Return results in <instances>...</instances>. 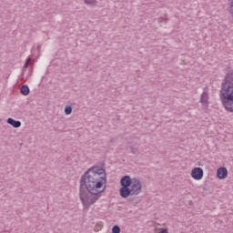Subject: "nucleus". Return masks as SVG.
I'll list each match as a JSON object with an SVG mask.
<instances>
[{
    "label": "nucleus",
    "mask_w": 233,
    "mask_h": 233,
    "mask_svg": "<svg viewBox=\"0 0 233 233\" xmlns=\"http://www.w3.org/2000/svg\"><path fill=\"white\" fill-rule=\"evenodd\" d=\"M106 183V171L103 167H92L80 178L79 198L84 210H88L94 205L102 192L106 188L103 184Z\"/></svg>",
    "instance_id": "nucleus-1"
},
{
    "label": "nucleus",
    "mask_w": 233,
    "mask_h": 233,
    "mask_svg": "<svg viewBox=\"0 0 233 233\" xmlns=\"http://www.w3.org/2000/svg\"><path fill=\"white\" fill-rule=\"evenodd\" d=\"M120 185L119 196L122 197L123 199H127L129 196H139L143 188L141 180L137 177L132 178L128 175L121 177Z\"/></svg>",
    "instance_id": "nucleus-2"
},
{
    "label": "nucleus",
    "mask_w": 233,
    "mask_h": 233,
    "mask_svg": "<svg viewBox=\"0 0 233 233\" xmlns=\"http://www.w3.org/2000/svg\"><path fill=\"white\" fill-rule=\"evenodd\" d=\"M220 99L228 112H233V71L228 73L221 86Z\"/></svg>",
    "instance_id": "nucleus-3"
},
{
    "label": "nucleus",
    "mask_w": 233,
    "mask_h": 233,
    "mask_svg": "<svg viewBox=\"0 0 233 233\" xmlns=\"http://www.w3.org/2000/svg\"><path fill=\"white\" fill-rule=\"evenodd\" d=\"M191 177L196 181H199L203 179V168L201 167H194L191 170Z\"/></svg>",
    "instance_id": "nucleus-4"
},
{
    "label": "nucleus",
    "mask_w": 233,
    "mask_h": 233,
    "mask_svg": "<svg viewBox=\"0 0 233 233\" xmlns=\"http://www.w3.org/2000/svg\"><path fill=\"white\" fill-rule=\"evenodd\" d=\"M208 87H204V91L200 96V103L203 106H208Z\"/></svg>",
    "instance_id": "nucleus-5"
},
{
    "label": "nucleus",
    "mask_w": 233,
    "mask_h": 233,
    "mask_svg": "<svg viewBox=\"0 0 233 233\" xmlns=\"http://www.w3.org/2000/svg\"><path fill=\"white\" fill-rule=\"evenodd\" d=\"M227 176H228V170H227V167H219L217 170V177L218 179H226Z\"/></svg>",
    "instance_id": "nucleus-6"
},
{
    "label": "nucleus",
    "mask_w": 233,
    "mask_h": 233,
    "mask_svg": "<svg viewBox=\"0 0 233 233\" xmlns=\"http://www.w3.org/2000/svg\"><path fill=\"white\" fill-rule=\"evenodd\" d=\"M6 123L7 125H11L13 128H19L21 127V121L15 120L12 117L7 118Z\"/></svg>",
    "instance_id": "nucleus-7"
},
{
    "label": "nucleus",
    "mask_w": 233,
    "mask_h": 233,
    "mask_svg": "<svg viewBox=\"0 0 233 233\" xmlns=\"http://www.w3.org/2000/svg\"><path fill=\"white\" fill-rule=\"evenodd\" d=\"M20 93L22 96H28L30 94V87H28L26 85L22 86Z\"/></svg>",
    "instance_id": "nucleus-8"
},
{
    "label": "nucleus",
    "mask_w": 233,
    "mask_h": 233,
    "mask_svg": "<svg viewBox=\"0 0 233 233\" xmlns=\"http://www.w3.org/2000/svg\"><path fill=\"white\" fill-rule=\"evenodd\" d=\"M72 110H73L72 106L67 105L65 106L64 112L66 116H70V114H72Z\"/></svg>",
    "instance_id": "nucleus-9"
},
{
    "label": "nucleus",
    "mask_w": 233,
    "mask_h": 233,
    "mask_svg": "<svg viewBox=\"0 0 233 233\" xmlns=\"http://www.w3.org/2000/svg\"><path fill=\"white\" fill-rule=\"evenodd\" d=\"M85 5H88L89 6H95L96 0H84Z\"/></svg>",
    "instance_id": "nucleus-10"
},
{
    "label": "nucleus",
    "mask_w": 233,
    "mask_h": 233,
    "mask_svg": "<svg viewBox=\"0 0 233 233\" xmlns=\"http://www.w3.org/2000/svg\"><path fill=\"white\" fill-rule=\"evenodd\" d=\"M112 233H121V228H119L117 225L113 226Z\"/></svg>",
    "instance_id": "nucleus-11"
},
{
    "label": "nucleus",
    "mask_w": 233,
    "mask_h": 233,
    "mask_svg": "<svg viewBox=\"0 0 233 233\" xmlns=\"http://www.w3.org/2000/svg\"><path fill=\"white\" fill-rule=\"evenodd\" d=\"M131 154H134L135 156H137L139 154V150L137 147H134L133 146H130Z\"/></svg>",
    "instance_id": "nucleus-12"
},
{
    "label": "nucleus",
    "mask_w": 233,
    "mask_h": 233,
    "mask_svg": "<svg viewBox=\"0 0 233 233\" xmlns=\"http://www.w3.org/2000/svg\"><path fill=\"white\" fill-rule=\"evenodd\" d=\"M32 59L30 57H28L26 60H25V63L23 66V70H26V68H28V63H30Z\"/></svg>",
    "instance_id": "nucleus-13"
},
{
    "label": "nucleus",
    "mask_w": 233,
    "mask_h": 233,
    "mask_svg": "<svg viewBox=\"0 0 233 233\" xmlns=\"http://www.w3.org/2000/svg\"><path fill=\"white\" fill-rule=\"evenodd\" d=\"M158 233H168V229L167 228H160Z\"/></svg>",
    "instance_id": "nucleus-14"
},
{
    "label": "nucleus",
    "mask_w": 233,
    "mask_h": 233,
    "mask_svg": "<svg viewBox=\"0 0 233 233\" xmlns=\"http://www.w3.org/2000/svg\"><path fill=\"white\" fill-rule=\"evenodd\" d=\"M37 51H38V52H41V45H38V46H37Z\"/></svg>",
    "instance_id": "nucleus-15"
}]
</instances>
